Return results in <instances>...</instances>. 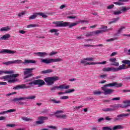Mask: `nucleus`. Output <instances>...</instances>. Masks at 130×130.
Here are the masks:
<instances>
[{
  "label": "nucleus",
  "mask_w": 130,
  "mask_h": 130,
  "mask_svg": "<svg viewBox=\"0 0 130 130\" xmlns=\"http://www.w3.org/2000/svg\"><path fill=\"white\" fill-rule=\"evenodd\" d=\"M34 27H38V24H31L27 25V28H34Z\"/></svg>",
  "instance_id": "36"
},
{
  "label": "nucleus",
  "mask_w": 130,
  "mask_h": 130,
  "mask_svg": "<svg viewBox=\"0 0 130 130\" xmlns=\"http://www.w3.org/2000/svg\"><path fill=\"white\" fill-rule=\"evenodd\" d=\"M53 71L51 69H48L47 70L43 71L42 74H49V73H52Z\"/></svg>",
  "instance_id": "33"
},
{
  "label": "nucleus",
  "mask_w": 130,
  "mask_h": 130,
  "mask_svg": "<svg viewBox=\"0 0 130 130\" xmlns=\"http://www.w3.org/2000/svg\"><path fill=\"white\" fill-rule=\"evenodd\" d=\"M120 9H121V12L122 13H125L126 11H128V10H130V8L129 7L126 8L125 7L122 6L120 8Z\"/></svg>",
  "instance_id": "22"
},
{
  "label": "nucleus",
  "mask_w": 130,
  "mask_h": 130,
  "mask_svg": "<svg viewBox=\"0 0 130 130\" xmlns=\"http://www.w3.org/2000/svg\"><path fill=\"white\" fill-rule=\"evenodd\" d=\"M11 37V35L6 34L0 38V40H8Z\"/></svg>",
  "instance_id": "20"
},
{
  "label": "nucleus",
  "mask_w": 130,
  "mask_h": 130,
  "mask_svg": "<svg viewBox=\"0 0 130 130\" xmlns=\"http://www.w3.org/2000/svg\"><path fill=\"white\" fill-rule=\"evenodd\" d=\"M22 120H24V121H30L31 120H32V119H30L28 117H23L22 118Z\"/></svg>",
  "instance_id": "40"
},
{
  "label": "nucleus",
  "mask_w": 130,
  "mask_h": 130,
  "mask_svg": "<svg viewBox=\"0 0 130 130\" xmlns=\"http://www.w3.org/2000/svg\"><path fill=\"white\" fill-rule=\"evenodd\" d=\"M109 61H110L111 66H114L115 67L119 66V63L118 62H116V58H111L109 59Z\"/></svg>",
  "instance_id": "11"
},
{
  "label": "nucleus",
  "mask_w": 130,
  "mask_h": 130,
  "mask_svg": "<svg viewBox=\"0 0 130 130\" xmlns=\"http://www.w3.org/2000/svg\"><path fill=\"white\" fill-rule=\"evenodd\" d=\"M93 34H94V31H93V32H87L85 35V36L86 37H91V36H93Z\"/></svg>",
  "instance_id": "38"
},
{
  "label": "nucleus",
  "mask_w": 130,
  "mask_h": 130,
  "mask_svg": "<svg viewBox=\"0 0 130 130\" xmlns=\"http://www.w3.org/2000/svg\"><path fill=\"white\" fill-rule=\"evenodd\" d=\"M85 59L87 60V61H94V58H85Z\"/></svg>",
  "instance_id": "48"
},
{
  "label": "nucleus",
  "mask_w": 130,
  "mask_h": 130,
  "mask_svg": "<svg viewBox=\"0 0 130 130\" xmlns=\"http://www.w3.org/2000/svg\"><path fill=\"white\" fill-rule=\"evenodd\" d=\"M103 72H115L114 68H104L102 70Z\"/></svg>",
  "instance_id": "18"
},
{
  "label": "nucleus",
  "mask_w": 130,
  "mask_h": 130,
  "mask_svg": "<svg viewBox=\"0 0 130 130\" xmlns=\"http://www.w3.org/2000/svg\"><path fill=\"white\" fill-rule=\"evenodd\" d=\"M16 112V109H10L6 111V113H8L9 112Z\"/></svg>",
  "instance_id": "54"
},
{
  "label": "nucleus",
  "mask_w": 130,
  "mask_h": 130,
  "mask_svg": "<svg viewBox=\"0 0 130 130\" xmlns=\"http://www.w3.org/2000/svg\"><path fill=\"white\" fill-rule=\"evenodd\" d=\"M34 54H36L37 55H38V56H40L41 57H44V56H47L48 55V54L46 52H37L34 53Z\"/></svg>",
  "instance_id": "17"
},
{
  "label": "nucleus",
  "mask_w": 130,
  "mask_h": 130,
  "mask_svg": "<svg viewBox=\"0 0 130 130\" xmlns=\"http://www.w3.org/2000/svg\"><path fill=\"white\" fill-rule=\"evenodd\" d=\"M3 64H6V66H10V64H13V61H9L7 62H5L3 63Z\"/></svg>",
  "instance_id": "42"
},
{
  "label": "nucleus",
  "mask_w": 130,
  "mask_h": 130,
  "mask_svg": "<svg viewBox=\"0 0 130 130\" xmlns=\"http://www.w3.org/2000/svg\"><path fill=\"white\" fill-rule=\"evenodd\" d=\"M123 29H125V27L121 26V28H119V30L117 31V34H119L120 33H121Z\"/></svg>",
  "instance_id": "41"
},
{
  "label": "nucleus",
  "mask_w": 130,
  "mask_h": 130,
  "mask_svg": "<svg viewBox=\"0 0 130 130\" xmlns=\"http://www.w3.org/2000/svg\"><path fill=\"white\" fill-rule=\"evenodd\" d=\"M123 103L125 105L122 104H115L113 105L112 107L113 108H127L128 106H130V101H125L123 102Z\"/></svg>",
  "instance_id": "8"
},
{
  "label": "nucleus",
  "mask_w": 130,
  "mask_h": 130,
  "mask_svg": "<svg viewBox=\"0 0 130 130\" xmlns=\"http://www.w3.org/2000/svg\"><path fill=\"white\" fill-rule=\"evenodd\" d=\"M62 59L61 58H49V59H42L41 62H43V63H46L48 64L49 63H51L52 62H58L59 61H62Z\"/></svg>",
  "instance_id": "7"
},
{
  "label": "nucleus",
  "mask_w": 130,
  "mask_h": 130,
  "mask_svg": "<svg viewBox=\"0 0 130 130\" xmlns=\"http://www.w3.org/2000/svg\"><path fill=\"white\" fill-rule=\"evenodd\" d=\"M127 67H125V65L123 64L119 66V68H114L115 72H118V71H121V70H126Z\"/></svg>",
  "instance_id": "15"
},
{
  "label": "nucleus",
  "mask_w": 130,
  "mask_h": 130,
  "mask_svg": "<svg viewBox=\"0 0 130 130\" xmlns=\"http://www.w3.org/2000/svg\"><path fill=\"white\" fill-rule=\"evenodd\" d=\"M9 30H11V27H10V26L2 27L0 29L1 32H4V31H9Z\"/></svg>",
  "instance_id": "28"
},
{
  "label": "nucleus",
  "mask_w": 130,
  "mask_h": 130,
  "mask_svg": "<svg viewBox=\"0 0 130 130\" xmlns=\"http://www.w3.org/2000/svg\"><path fill=\"white\" fill-rule=\"evenodd\" d=\"M122 63H125V64H128V67H130V60H123L122 61Z\"/></svg>",
  "instance_id": "37"
},
{
  "label": "nucleus",
  "mask_w": 130,
  "mask_h": 130,
  "mask_svg": "<svg viewBox=\"0 0 130 130\" xmlns=\"http://www.w3.org/2000/svg\"><path fill=\"white\" fill-rule=\"evenodd\" d=\"M67 6H66V5H61L59 7V9L60 10H62V9H64V8H66Z\"/></svg>",
  "instance_id": "63"
},
{
  "label": "nucleus",
  "mask_w": 130,
  "mask_h": 130,
  "mask_svg": "<svg viewBox=\"0 0 130 130\" xmlns=\"http://www.w3.org/2000/svg\"><path fill=\"white\" fill-rule=\"evenodd\" d=\"M14 71H4L3 70L0 71V75H3V74H14Z\"/></svg>",
  "instance_id": "25"
},
{
  "label": "nucleus",
  "mask_w": 130,
  "mask_h": 130,
  "mask_svg": "<svg viewBox=\"0 0 130 130\" xmlns=\"http://www.w3.org/2000/svg\"><path fill=\"white\" fill-rule=\"evenodd\" d=\"M107 63V61H104L103 62H98V64H106Z\"/></svg>",
  "instance_id": "55"
},
{
  "label": "nucleus",
  "mask_w": 130,
  "mask_h": 130,
  "mask_svg": "<svg viewBox=\"0 0 130 130\" xmlns=\"http://www.w3.org/2000/svg\"><path fill=\"white\" fill-rule=\"evenodd\" d=\"M36 68H25L23 69V75L26 76L24 77V83H28V82H31L32 78L28 79V78H30V77H33L34 74L33 71L35 70Z\"/></svg>",
  "instance_id": "3"
},
{
  "label": "nucleus",
  "mask_w": 130,
  "mask_h": 130,
  "mask_svg": "<svg viewBox=\"0 0 130 130\" xmlns=\"http://www.w3.org/2000/svg\"><path fill=\"white\" fill-rule=\"evenodd\" d=\"M100 77L101 79H104L105 78H106V77H107V74L102 75Z\"/></svg>",
  "instance_id": "58"
},
{
  "label": "nucleus",
  "mask_w": 130,
  "mask_h": 130,
  "mask_svg": "<svg viewBox=\"0 0 130 130\" xmlns=\"http://www.w3.org/2000/svg\"><path fill=\"white\" fill-rule=\"evenodd\" d=\"M103 130H112V128L109 126H104L102 127Z\"/></svg>",
  "instance_id": "44"
},
{
  "label": "nucleus",
  "mask_w": 130,
  "mask_h": 130,
  "mask_svg": "<svg viewBox=\"0 0 130 130\" xmlns=\"http://www.w3.org/2000/svg\"><path fill=\"white\" fill-rule=\"evenodd\" d=\"M62 130H74V128L72 127H68V128H64Z\"/></svg>",
  "instance_id": "61"
},
{
  "label": "nucleus",
  "mask_w": 130,
  "mask_h": 130,
  "mask_svg": "<svg viewBox=\"0 0 130 130\" xmlns=\"http://www.w3.org/2000/svg\"><path fill=\"white\" fill-rule=\"evenodd\" d=\"M111 100H112L113 101H117L118 100H120V98H119V97L114 98L112 99Z\"/></svg>",
  "instance_id": "56"
},
{
  "label": "nucleus",
  "mask_w": 130,
  "mask_h": 130,
  "mask_svg": "<svg viewBox=\"0 0 130 130\" xmlns=\"http://www.w3.org/2000/svg\"><path fill=\"white\" fill-rule=\"evenodd\" d=\"M13 90H19V89H27V85L26 84L22 85H17L16 86L13 88Z\"/></svg>",
  "instance_id": "13"
},
{
  "label": "nucleus",
  "mask_w": 130,
  "mask_h": 130,
  "mask_svg": "<svg viewBox=\"0 0 130 130\" xmlns=\"http://www.w3.org/2000/svg\"><path fill=\"white\" fill-rule=\"evenodd\" d=\"M50 102H52V103H55L57 104L61 103V102L60 101H57L54 99L50 100Z\"/></svg>",
  "instance_id": "30"
},
{
  "label": "nucleus",
  "mask_w": 130,
  "mask_h": 130,
  "mask_svg": "<svg viewBox=\"0 0 130 130\" xmlns=\"http://www.w3.org/2000/svg\"><path fill=\"white\" fill-rule=\"evenodd\" d=\"M60 99L64 100L66 99H69V96H63L60 97Z\"/></svg>",
  "instance_id": "57"
},
{
  "label": "nucleus",
  "mask_w": 130,
  "mask_h": 130,
  "mask_svg": "<svg viewBox=\"0 0 130 130\" xmlns=\"http://www.w3.org/2000/svg\"><path fill=\"white\" fill-rule=\"evenodd\" d=\"M129 116V114H120L117 115L116 117H115L113 121L116 122L119 121V120H122L125 117H128Z\"/></svg>",
  "instance_id": "10"
},
{
  "label": "nucleus",
  "mask_w": 130,
  "mask_h": 130,
  "mask_svg": "<svg viewBox=\"0 0 130 130\" xmlns=\"http://www.w3.org/2000/svg\"><path fill=\"white\" fill-rule=\"evenodd\" d=\"M49 128H53V129H56V127L55 126L50 125L48 126Z\"/></svg>",
  "instance_id": "62"
},
{
  "label": "nucleus",
  "mask_w": 130,
  "mask_h": 130,
  "mask_svg": "<svg viewBox=\"0 0 130 130\" xmlns=\"http://www.w3.org/2000/svg\"><path fill=\"white\" fill-rule=\"evenodd\" d=\"M36 95H30L27 97L16 98L10 100V102H19L21 100H35Z\"/></svg>",
  "instance_id": "6"
},
{
  "label": "nucleus",
  "mask_w": 130,
  "mask_h": 130,
  "mask_svg": "<svg viewBox=\"0 0 130 130\" xmlns=\"http://www.w3.org/2000/svg\"><path fill=\"white\" fill-rule=\"evenodd\" d=\"M122 12L120 11H114L113 12V14L114 15H115V16H117L118 15H120V14H121Z\"/></svg>",
  "instance_id": "43"
},
{
  "label": "nucleus",
  "mask_w": 130,
  "mask_h": 130,
  "mask_svg": "<svg viewBox=\"0 0 130 130\" xmlns=\"http://www.w3.org/2000/svg\"><path fill=\"white\" fill-rule=\"evenodd\" d=\"M55 116L57 118H67V115H56Z\"/></svg>",
  "instance_id": "32"
},
{
  "label": "nucleus",
  "mask_w": 130,
  "mask_h": 130,
  "mask_svg": "<svg viewBox=\"0 0 130 130\" xmlns=\"http://www.w3.org/2000/svg\"><path fill=\"white\" fill-rule=\"evenodd\" d=\"M58 31V29H52L50 30V32L51 33L54 32V35H55L56 36H58V35H59V33L57 32Z\"/></svg>",
  "instance_id": "24"
},
{
  "label": "nucleus",
  "mask_w": 130,
  "mask_h": 130,
  "mask_svg": "<svg viewBox=\"0 0 130 130\" xmlns=\"http://www.w3.org/2000/svg\"><path fill=\"white\" fill-rule=\"evenodd\" d=\"M108 29H102V30H98L93 31V34L95 35H98V34H102V33H104V32H107Z\"/></svg>",
  "instance_id": "19"
},
{
  "label": "nucleus",
  "mask_w": 130,
  "mask_h": 130,
  "mask_svg": "<svg viewBox=\"0 0 130 130\" xmlns=\"http://www.w3.org/2000/svg\"><path fill=\"white\" fill-rule=\"evenodd\" d=\"M26 85L27 89H29V88H32V87L36 85L35 80L31 81L29 83H27Z\"/></svg>",
  "instance_id": "16"
},
{
  "label": "nucleus",
  "mask_w": 130,
  "mask_h": 130,
  "mask_svg": "<svg viewBox=\"0 0 130 130\" xmlns=\"http://www.w3.org/2000/svg\"><path fill=\"white\" fill-rule=\"evenodd\" d=\"M59 80V77L57 76H52L45 78L44 80L46 83H47L48 86H51L54 84V82L58 81Z\"/></svg>",
  "instance_id": "4"
},
{
  "label": "nucleus",
  "mask_w": 130,
  "mask_h": 130,
  "mask_svg": "<svg viewBox=\"0 0 130 130\" xmlns=\"http://www.w3.org/2000/svg\"><path fill=\"white\" fill-rule=\"evenodd\" d=\"M38 15L41 16L42 17V18H44V19H46L47 18V15H45V14L43 13H38Z\"/></svg>",
  "instance_id": "35"
},
{
  "label": "nucleus",
  "mask_w": 130,
  "mask_h": 130,
  "mask_svg": "<svg viewBox=\"0 0 130 130\" xmlns=\"http://www.w3.org/2000/svg\"><path fill=\"white\" fill-rule=\"evenodd\" d=\"M68 19H76L75 16H69L67 17Z\"/></svg>",
  "instance_id": "60"
},
{
  "label": "nucleus",
  "mask_w": 130,
  "mask_h": 130,
  "mask_svg": "<svg viewBox=\"0 0 130 130\" xmlns=\"http://www.w3.org/2000/svg\"><path fill=\"white\" fill-rule=\"evenodd\" d=\"M19 33H20L21 34H25L26 33V31L23 30H19Z\"/></svg>",
  "instance_id": "64"
},
{
  "label": "nucleus",
  "mask_w": 130,
  "mask_h": 130,
  "mask_svg": "<svg viewBox=\"0 0 130 130\" xmlns=\"http://www.w3.org/2000/svg\"><path fill=\"white\" fill-rule=\"evenodd\" d=\"M114 110V109L110 108H105L102 109V111H104V112H112Z\"/></svg>",
  "instance_id": "21"
},
{
  "label": "nucleus",
  "mask_w": 130,
  "mask_h": 130,
  "mask_svg": "<svg viewBox=\"0 0 130 130\" xmlns=\"http://www.w3.org/2000/svg\"><path fill=\"white\" fill-rule=\"evenodd\" d=\"M87 66H88V65L91 66V65L98 64V62H87Z\"/></svg>",
  "instance_id": "47"
},
{
  "label": "nucleus",
  "mask_w": 130,
  "mask_h": 130,
  "mask_svg": "<svg viewBox=\"0 0 130 130\" xmlns=\"http://www.w3.org/2000/svg\"><path fill=\"white\" fill-rule=\"evenodd\" d=\"M26 14V12L23 11L21 13H20L18 14V17H22V16H24Z\"/></svg>",
  "instance_id": "50"
},
{
  "label": "nucleus",
  "mask_w": 130,
  "mask_h": 130,
  "mask_svg": "<svg viewBox=\"0 0 130 130\" xmlns=\"http://www.w3.org/2000/svg\"><path fill=\"white\" fill-rule=\"evenodd\" d=\"M122 128V126L120 125H117L113 127L112 130L120 129Z\"/></svg>",
  "instance_id": "31"
},
{
  "label": "nucleus",
  "mask_w": 130,
  "mask_h": 130,
  "mask_svg": "<svg viewBox=\"0 0 130 130\" xmlns=\"http://www.w3.org/2000/svg\"><path fill=\"white\" fill-rule=\"evenodd\" d=\"M23 63H36V61L34 60L25 59Z\"/></svg>",
  "instance_id": "23"
},
{
  "label": "nucleus",
  "mask_w": 130,
  "mask_h": 130,
  "mask_svg": "<svg viewBox=\"0 0 130 130\" xmlns=\"http://www.w3.org/2000/svg\"><path fill=\"white\" fill-rule=\"evenodd\" d=\"M36 123H37V124H42L44 123V121H42L41 120H40L37 121Z\"/></svg>",
  "instance_id": "51"
},
{
  "label": "nucleus",
  "mask_w": 130,
  "mask_h": 130,
  "mask_svg": "<svg viewBox=\"0 0 130 130\" xmlns=\"http://www.w3.org/2000/svg\"><path fill=\"white\" fill-rule=\"evenodd\" d=\"M13 63H21L22 60H15L14 61H12Z\"/></svg>",
  "instance_id": "46"
},
{
  "label": "nucleus",
  "mask_w": 130,
  "mask_h": 130,
  "mask_svg": "<svg viewBox=\"0 0 130 130\" xmlns=\"http://www.w3.org/2000/svg\"><path fill=\"white\" fill-rule=\"evenodd\" d=\"M71 87L70 85H67L65 86L64 84L63 85H60L58 86H54L53 87H52L50 89L51 92H55V90H57V89H69V88Z\"/></svg>",
  "instance_id": "9"
},
{
  "label": "nucleus",
  "mask_w": 130,
  "mask_h": 130,
  "mask_svg": "<svg viewBox=\"0 0 130 130\" xmlns=\"http://www.w3.org/2000/svg\"><path fill=\"white\" fill-rule=\"evenodd\" d=\"M107 87H115V88H120V87H122V83L113 82L105 84L101 87L102 90L103 91V92L101 91L95 90L93 92V94L94 95H101V94L103 93L104 94V95H111V94L114 92V90L112 89L107 88Z\"/></svg>",
  "instance_id": "1"
},
{
  "label": "nucleus",
  "mask_w": 130,
  "mask_h": 130,
  "mask_svg": "<svg viewBox=\"0 0 130 130\" xmlns=\"http://www.w3.org/2000/svg\"><path fill=\"white\" fill-rule=\"evenodd\" d=\"M19 76H20L19 74H11L9 75H6L2 77V79H12V78H14V79H13L12 80H9L8 81V83H15L16 82H18L19 80L16 78H17V77H19Z\"/></svg>",
  "instance_id": "5"
},
{
  "label": "nucleus",
  "mask_w": 130,
  "mask_h": 130,
  "mask_svg": "<svg viewBox=\"0 0 130 130\" xmlns=\"http://www.w3.org/2000/svg\"><path fill=\"white\" fill-rule=\"evenodd\" d=\"M83 46L84 47H94L93 45H84Z\"/></svg>",
  "instance_id": "59"
},
{
  "label": "nucleus",
  "mask_w": 130,
  "mask_h": 130,
  "mask_svg": "<svg viewBox=\"0 0 130 130\" xmlns=\"http://www.w3.org/2000/svg\"><path fill=\"white\" fill-rule=\"evenodd\" d=\"M36 85H38L39 87H41L42 86H43V85H45V82L44 81L41 80V79H37L35 80Z\"/></svg>",
  "instance_id": "12"
},
{
  "label": "nucleus",
  "mask_w": 130,
  "mask_h": 130,
  "mask_svg": "<svg viewBox=\"0 0 130 130\" xmlns=\"http://www.w3.org/2000/svg\"><path fill=\"white\" fill-rule=\"evenodd\" d=\"M37 16H39L38 15V13H36L34 14L31 15L29 17V20H34V19H36V18H37Z\"/></svg>",
  "instance_id": "27"
},
{
  "label": "nucleus",
  "mask_w": 130,
  "mask_h": 130,
  "mask_svg": "<svg viewBox=\"0 0 130 130\" xmlns=\"http://www.w3.org/2000/svg\"><path fill=\"white\" fill-rule=\"evenodd\" d=\"M80 23H86L87 24L89 23V21L88 20H80L79 21H77L75 23L69 22H63L62 21H54L53 22V24H54L55 27H68L69 28H73V27H75V26H77L78 24H80Z\"/></svg>",
  "instance_id": "2"
},
{
  "label": "nucleus",
  "mask_w": 130,
  "mask_h": 130,
  "mask_svg": "<svg viewBox=\"0 0 130 130\" xmlns=\"http://www.w3.org/2000/svg\"><path fill=\"white\" fill-rule=\"evenodd\" d=\"M6 126H8L9 127H15V126H16V124H8L6 125Z\"/></svg>",
  "instance_id": "49"
},
{
  "label": "nucleus",
  "mask_w": 130,
  "mask_h": 130,
  "mask_svg": "<svg viewBox=\"0 0 130 130\" xmlns=\"http://www.w3.org/2000/svg\"><path fill=\"white\" fill-rule=\"evenodd\" d=\"M118 20H119V17H117L116 18H113V19H112V21H111L109 22V25H110L111 24H113L114 23H116V22H117V21H118Z\"/></svg>",
  "instance_id": "26"
},
{
  "label": "nucleus",
  "mask_w": 130,
  "mask_h": 130,
  "mask_svg": "<svg viewBox=\"0 0 130 130\" xmlns=\"http://www.w3.org/2000/svg\"><path fill=\"white\" fill-rule=\"evenodd\" d=\"M57 54V52L52 51L51 53H50L49 55H50V56H52V55H55V54Z\"/></svg>",
  "instance_id": "52"
},
{
  "label": "nucleus",
  "mask_w": 130,
  "mask_h": 130,
  "mask_svg": "<svg viewBox=\"0 0 130 130\" xmlns=\"http://www.w3.org/2000/svg\"><path fill=\"white\" fill-rule=\"evenodd\" d=\"M39 120H41L42 121H44L45 120H47L48 119V117L46 116H40L38 117Z\"/></svg>",
  "instance_id": "29"
},
{
  "label": "nucleus",
  "mask_w": 130,
  "mask_h": 130,
  "mask_svg": "<svg viewBox=\"0 0 130 130\" xmlns=\"http://www.w3.org/2000/svg\"><path fill=\"white\" fill-rule=\"evenodd\" d=\"M113 8H114V5H113V4L109 5V6L107 7L108 10H110L111 9H113Z\"/></svg>",
  "instance_id": "53"
},
{
  "label": "nucleus",
  "mask_w": 130,
  "mask_h": 130,
  "mask_svg": "<svg viewBox=\"0 0 130 130\" xmlns=\"http://www.w3.org/2000/svg\"><path fill=\"white\" fill-rule=\"evenodd\" d=\"M0 53H9L10 54H14V53H16V51L10 50L9 49H3L0 51Z\"/></svg>",
  "instance_id": "14"
},
{
  "label": "nucleus",
  "mask_w": 130,
  "mask_h": 130,
  "mask_svg": "<svg viewBox=\"0 0 130 130\" xmlns=\"http://www.w3.org/2000/svg\"><path fill=\"white\" fill-rule=\"evenodd\" d=\"M86 60L85 59V58L82 59L81 60V63H82V64H84V66H88V64H87V61H86Z\"/></svg>",
  "instance_id": "39"
},
{
  "label": "nucleus",
  "mask_w": 130,
  "mask_h": 130,
  "mask_svg": "<svg viewBox=\"0 0 130 130\" xmlns=\"http://www.w3.org/2000/svg\"><path fill=\"white\" fill-rule=\"evenodd\" d=\"M101 29H103V30H107V31H109V30H111V28L107 29V26L104 25H102Z\"/></svg>",
  "instance_id": "45"
},
{
  "label": "nucleus",
  "mask_w": 130,
  "mask_h": 130,
  "mask_svg": "<svg viewBox=\"0 0 130 130\" xmlns=\"http://www.w3.org/2000/svg\"><path fill=\"white\" fill-rule=\"evenodd\" d=\"M73 92H75V89L74 88L68 89L65 91V93H66V94H70L71 93H73Z\"/></svg>",
  "instance_id": "34"
}]
</instances>
